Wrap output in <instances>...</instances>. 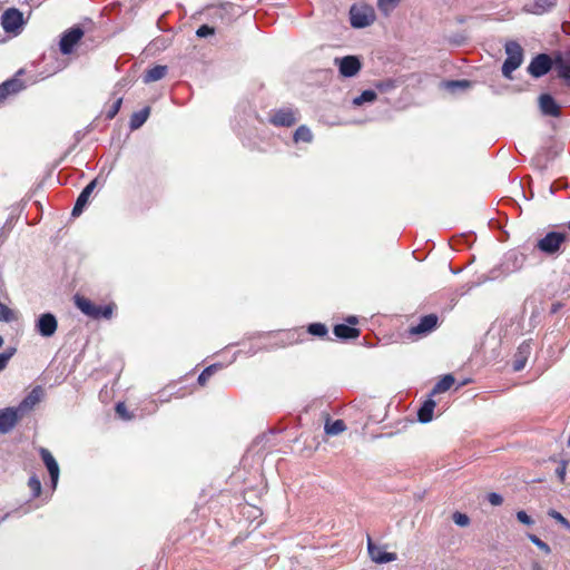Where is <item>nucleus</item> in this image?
<instances>
[{"label":"nucleus","instance_id":"obj_1","mask_svg":"<svg viewBox=\"0 0 570 570\" xmlns=\"http://www.w3.org/2000/svg\"><path fill=\"white\" fill-rule=\"evenodd\" d=\"M569 239L567 233L551 230L537 240L535 248L548 256H556L561 252L562 245Z\"/></svg>","mask_w":570,"mask_h":570},{"label":"nucleus","instance_id":"obj_2","mask_svg":"<svg viewBox=\"0 0 570 570\" xmlns=\"http://www.w3.org/2000/svg\"><path fill=\"white\" fill-rule=\"evenodd\" d=\"M504 50L507 58L502 65V75L507 79H512V72L517 70L523 61V49L513 40L505 43Z\"/></svg>","mask_w":570,"mask_h":570},{"label":"nucleus","instance_id":"obj_3","mask_svg":"<svg viewBox=\"0 0 570 570\" xmlns=\"http://www.w3.org/2000/svg\"><path fill=\"white\" fill-rule=\"evenodd\" d=\"M76 306L87 316L99 320L106 318L109 320L112 316V305H96L90 299L76 295L75 296Z\"/></svg>","mask_w":570,"mask_h":570},{"label":"nucleus","instance_id":"obj_4","mask_svg":"<svg viewBox=\"0 0 570 570\" xmlns=\"http://www.w3.org/2000/svg\"><path fill=\"white\" fill-rule=\"evenodd\" d=\"M375 11L368 4H353L350 9L351 26L357 29L371 26L375 21Z\"/></svg>","mask_w":570,"mask_h":570},{"label":"nucleus","instance_id":"obj_5","mask_svg":"<svg viewBox=\"0 0 570 570\" xmlns=\"http://www.w3.org/2000/svg\"><path fill=\"white\" fill-rule=\"evenodd\" d=\"M554 67L556 55L551 57L548 53H539L532 58L527 70L532 77L540 78L546 76Z\"/></svg>","mask_w":570,"mask_h":570},{"label":"nucleus","instance_id":"obj_6","mask_svg":"<svg viewBox=\"0 0 570 570\" xmlns=\"http://www.w3.org/2000/svg\"><path fill=\"white\" fill-rule=\"evenodd\" d=\"M297 114V109L283 107L276 110H272L269 121L276 127H292L298 120Z\"/></svg>","mask_w":570,"mask_h":570},{"label":"nucleus","instance_id":"obj_7","mask_svg":"<svg viewBox=\"0 0 570 570\" xmlns=\"http://www.w3.org/2000/svg\"><path fill=\"white\" fill-rule=\"evenodd\" d=\"M23 24L22 13L16 9H7L1 16V26L6 32L18 33Z\"/></svg>","mask_w":570,"mask_h":570},{"label":"nucleus","instance_id":"obj_8","mask_svg":"<svg viewBox=\"0 0 570 570\" xmlns=\"http://www.w3.org/2000/svg\"><path fill=\"white\" fill-rule=\"evenodd\" d=\"M335 65L338 67L340 73L345 78L356 76L362 67L361 60L356 56L335 58Z\"/></svg>","mask_w":570,"mask_h":570},{"label":"nucleus","instance_id":"obj_9","mask_svg":"<svg viewBox=\"0 0 570 570\" xmlns=\"http://www.w3.org/2000/svg\"><path fill=\"white\" fill-rule=\"evenodd\" d=\"M82 36H83V30L79 27H73V28L67 30L66 32H63V35L60 39V43H59L60 51L63 55L71 53L75 46L79 42V40L82 38Z\"/></svg>","mask_w":570,"mask_h":570},{"label":"nucleus","instance_id":"obj_10","mask_svg":"<svg viewBox=\"0 0 570 570\" xmlns=\"http://www.w3.org/2000/svg\"><path fill=\"white\" fill-rule=\"evenodd\" d=\"M39 454H40V458H41L43 464L46 465V468L49 472L51 488H52V490H55L57 487L58 480H59V474H60L58 462L53 458L52 453L46 448H42V446L39 448Z\"/></svg>","mask_w":570,"mask_h":570},{"label":"nucleus","instance_id":"obj_11","mask_svg":"<svg viewBox=\"0 0 570 570\" xmlns=\"http://www.w3.org/2000/svg\"><path fill=\"white\" fill-rule=\"evenodd\" d=\"M58 328V322L52 313L41 314L36 322V331L43 337H51Z\"/></svg>","mask_w":570,"mask_h":570},{"label":"nucleus","instance_id":"obj_12","mask_svg":"<svg viewBox=\"0 0 570 570\" xmlns=\"http://www.w3.org/2000/svg\"><path fill=\"white\" fill-rule=\"evenodd\" d=\"M538 104L543 116L556 118L561 116V107L550 94H541Z\"/></svg>","mask_w":570,"mask_h":570},{"label":"nucleus","instance_id":"obj_13","mask_svg":"<svg viewBox=\"0 0 570 570\" xmlns=\"http://www.w3.org/2000/svg\"><path fill=\"white\" fill-rule=\"evenodd\" d=\"M558 0H533L532 2L525 3L522 11L529 14L543 16L551 12Z\"/></svg>","mask_w":570,"mask_h":570},{"label":"nucleus","instance_id":"obj_14","mask_svg":"<svg viewBox=\"0 0 570 570\" xmlns=\"http://www.w3.org/2000/svg\"><path fill=\"white\" fill-rule=\"evenodd\" d=\"M20 420L19 410L14 407H6L0 410V433L10 432Z\"/></svg>","mask_w":570,"mask_h":570},{"label":"nucleus","instance_id":"obj_15","mask_svg":"<svg viewBox=\"0 0 570 570\" xmlns=\"http://www.w3.org/2000/svg\"><path fill=\"white\" fill-rule=\"evenodd\" d=\"M97 184H98V179L95 178L81 190V193L79 194V196L76 200L72 213H71V215L73 217L81 215L85 207L89 203V198H90L92 191L95 190Z\"/></svg>","mask_w":570,"mask_h":570},{"label":"nucleus","instance_id":"obj_16","mask_svg":"<svg viewBox=\"0 0 570 570\" xmlns=\"http://www.w3.org/2000/svg\"><path fill=\"white\" fill-rule=\"evenodd\" d=\"M367 551L371 559L376 563H387L396 560V553L382 551L380 547L374 544L370 535H367Z\"/></svg>","mask_w":570,"mask_h":570},{"label":"nucleus","instance_id":"obj_17","mask_svg":"<svg viewBox=\"0 0 570 570\" xmlns=\"http://www.w3.org/2000/svg\"><path fill=\"white\" fill-rule=\"evenodd\" d=\"M24 89V83L21 79L13 77L6 80L0 85V105L11 95H16Z\"/></svg>","mask_w":570,"mask_h":570},{"label":"nucleus","instance_id":"obj_18","mask_svg":"<svg viewBox=\"0 0 570 570\" xmlns=\"http://www.w3.org/2000/svg\"><path fill=\"white\" fill-rule=\"evenodd\" d=\"M438 325V316L435 314H429L422 316L417 325L412 326L410 330L411 334L421 335L433 331Z\"/></svg>","mask_w":570,"mask_h":570},{"label":"nucleus","instance_id":"obj_19","mask_svg":"<svg viewBox=\"0 0 570 570\" xmlns=\"http://www.w3.org/2000/svg\"><path fill=\"white\" fill-rule=\"evenodd\" d=\"M42 396V389L40 386H36L35 389L29 392V394L20 402L18 407H14L16 410H19L20 417L22 414L31 409L36 404H38Z\"/></svg>","mask_w":570,"mask_h":570},{"label":"nucleus","instance_id":"obj_20","mask_svg":"<svg viewBox=\"0 0 570 570\" xmlns=\"http://www.w3.org/2000/svg\"><path fill=\"white\" fill-rule=\"evenodd\" d=\"M558 78L562 79L570 88V60L566 59L561 52L556 53V67Z\"/></svg>","mask_w":570,"mask_h":570},{"label":"nucleus","instance_id":"obj_21","mask_svg":"<svg viewBox=\"0 0 570 570\" xmlns=\"http://www.w3.org/2000/svg\"><path fill=\"white\" fill-rule=\"evenodd\" d=\"M333 332L340 340H352L358 337L360 335V331L356 327L346 324L335 325Z\"/></svg>","mask_w":570,"mask_h":570},{"label":"nucleus","instance_id":"obj_22","mask_svg":"<svg viewBox=\"0 0 570 570\" xmlns=\"http://www.w3.org/2000/svg\"><path fill=\"white\" fill-rule=\"evenodd\" d=\"M167 73V67L157 65L144 73L142 80L145 83L154 82L163 79Z\"/></svg>","mask_w":570,"mask_h":570},{"label":"nucleus","instance_id":"obj_23","mask_svg":"<svg viewBox=\"0 0 570 570\" xmlns=\"http://www.w3.org/2000/svg\"><path fill=\"white\" fill-rule=\"evenodd\" d=\"M435 402L432 399L426 400L417 411V420L421 423H429L433 417Z\"/></svg>","mask_w":570,"mask_h":570},{"label":"nucleus","instance_id":"obj_24","mask_svg":"<svg viewBox=\"0 0 570 570\" xmlns=\"http://www.w3.org/2000/svg\"><path fill=\"white\" fill-rule=\"evenodd\" d=\"M149 114H150L149 107H145V108L134 112L129 120L130 129L136 130V129L140 128L148 119Z\"/></svg>","mask_w":570,"mask_h":570},{"label":"nucleus","instance_id":"obj_25","mask_svg":"<svg viewBox=\"0 0 570 570\" xmlns=\"http://www.w3.org/2000/svg\"><path fill=\"white\" fill-rule=\"evenodd\" d=\"M529 353H530L529 344H522L519 346L518 353L515 355V360L513 362V370L515 372H519L524 368Z\"/></svg>","mask_w":570,"mask_h":570},{"label":"nucleus","instance_id":"obj_26","mask_svg":"<svg viewBox=\"0 0 570 570\" xmlns=\"http://www.w3.org/2000/svg\"><path fill=\"white\" fill-rule=\"evenodd\" d=\"M324 430L327 435H338L346 430V424L343 420L331 421L328 417L325 421Z\"/></svg>","mask_w":570,"mask_h":570},{"label":"nucleus","instance_id":"obj_27","mask_svg":"<svg viewBox=\"0 0 570 570\" xmlns=\"http://www.w3.org/2000/svg\"><path fill=\"white\" fill-rule=\"evenodd\" d=\"M455 380L452 374L444 375L433 387L432 395L439 394L448 391L453 384Z\"/></svg>","mask_w":570,"mask_h":570},{"label":"nucleus","instance_id":"obj_28","mask_svg":"<svg viewBox=\"0 0 570 570\" xmlns=\"http://www.w3.org/2000/svg\"><path fill=\"white\" fill-rule=\"evenodd\" d=\"M294 141H304V142H311L313 139V134L311 129L307 126H299L295 132H294Z\"/></svg>","mask_w":570,"mask_h":570},{"label":"nucleus","instance_id":"obj_29","mask_svg":"<svg viewBox=\"0 0 570 570\" xmlns=\"http://www.w3.org/2000/svg\"><path fill=\"white\" fill-rule=\"evenodd\" d=\"M400 1L401 0H377V8L387 17L397 7Z\"/></svg>","mask_w":570,"mask_h":570},{"label":"nucleus","instance_id":"obj_30","mask_svg":"<svg viewBox=\"0 0 570 570\" xmlns=\"http://www.w3.org/2000/svg\"><path fill=\"white\" fill-rule=\"evenodd\" d=\"M377 95L374 90H364L360 96L353 99V105L361 106L364 102H372L376 99Z\"/></svg>","mask_w":570,"mask_h":570},{"label":"nucleus","instance_id":"obj_31","mask_svg":"<svg viewBox=\"0 0 570 570\" xmlns=\"http://www.w3.org/2000/svg\"><path fill=\"white\" fill-rule=\"evenodd\" d=\"M218 368H220V364H213L207 366L198 376L199 385H205L209 377L213 376Z\"/></svg>","mask_w":570,"mask_h":570},{"label":"nucleus","instance_id":"obj_32","mask_svg":"<svg viewBox=\"0 0 570 570\" xmlns=\"http://www.w3.org/2000/svg\"><path fill=\"white\" fill-rule=\"evenodd\" d=\"M307 332L313 336L324 337L328 331L323 323H312L308 325Z\"/></svg>","mask_w":570,"mask_h":570},{"label":"nucleus","instance_id":"obj_33","mask_svg":"<svg viewBox=\"0 0 570 570\" xmlns=\"http://www.w3.org/2000/svg\"><path fill=\"white\" fill-rule=\"evenodd\" d=\"M28 487L31 491L32 498H38L41 493V482L37 475H32L29 478Z\"/></svg>","mask_w":570,"mask_h":570},{"label":"nucleus","instance_id":"obj_34","mask_svg":"<svg viewBox=\"0 0 570 570\" xmlns=\"http://www.w3.org/2000/svg\"><path fill=\"white\" fill-rule=\"evenodd\" d=\"M122 104V97H117L115 101L109 106V108L106 110L105 116L106 119L111 120L115 118V116L118 114L120 107Z\"/></svg>","mask_w":570,"mask_h":570},{"label":"nucleus","instance_id":"obj_35","mask_svg":"<svg viewBox=\"0 0 570 570\" xmlns=\"http://www.w3.org/2000/svg\"><path fill=\"white\" fill-rule=\"evenodd\" d=\"M528 538L530 541L535 544L541 551H543L546 554H549L551 552V549L548 543L542 541L539 537L535 534H529Z\"/></svg>","mask_w":570,"mask_h":570},{"label":"nucleus","instance_id":"obj_36","mask_svg":"<svg viewBox=\"0 0 570 570\" xmlns=\"http://www.w3.org/2000/svg\"><path fill=\"white\" fill-rule=\"evenodd\" d=\"M16 353V348H8L4 352L0 353V372L4 370L8 365V362Z\"/></svg>","mask_w":570,"mask_h":570},{"label":"nucleus","instance_id":"obj_37","mask_svg":"<svg viewBox=\"0 0 570 570\" xmlns=\"http://www.w3.org/2000/svg\"><path fill=\"white\" fill-rule=\"evenodd\" d=\"M453 521L460 527H466L470 523V518L464 513L455 512L453 514Z\"/></svg>","mask_w":570,"mask_h":570},{"label":"nucleus","instance_id":"obj_38","mask_svg":"<svg viewBox=\"0 0 570 570\" xmlns=\"http://www.w3.org/2000/svg\"><path fill=\"white\" fill-rule=\"evenodd\" d=\"M215 33V29L208 24H203L196 30V36L205 38Z\"/></svg>","mask_w":570,"mask_h":570},{"label":"nucleus","instance_id":"obj_39","mask_svg":"<svg viewBox=\"0 0 570 570\" xmlns=\"http://www.w3.org/2000/svg\"><path fill=\"white\" fill-rule=\"evenodd\" d=\"M470 81L468 80H452L446 83V87L451 90H454L456 88L464 89L470 87Z\"/></svg>","mask_w":570,"mask_h":570},{"label":"nucleus","instance_id":"obj_40","mask_svg":"<svg viewBox=\"0 0 570 570\" xmlns=\"http://www.w3.org/2000/svg\"><path fill=\"white\" fill-rule=\"evenodd\" d=\"M517 519L525 525H532L534 523L533 519L523 510L517 512Z\"/></svg>","mask_w":570,"mask_h":570},{"label":"nucleus","instance_id":"obj_41","mask_svg":"<svg viewBox=\"0 0 570 570\" xmlns=\"http://www.w3.org/2000/svg\"><path fill=\"white\" fill-rule=\"evenodd\" d=\"M550 515L554 518L567 530H570V522L560 512L552 511Z\"/></svg>","mask_w":570,"mask_h":570},{"label":"nucleus","instance_id":"obj_42","mask_svg":"<svg viewBox=\"0 0 570 570\" xmlns=\"http://www.w3.org/2000/svg\"><path fill=\"white\" fill-rule=\"evenodd\" d=\"M488 501L492 504V505H501L502 502H503V498L501 494L499 493H495V492H491L488 494Z\"/></svg>","mask_w":570,"mask_h":570},{"label":"nucleus","instance_id":"obj_43","mask_svg":"<svg viewBox=\"0 0 570 570\" xmlns=\"http://www.w3.org/2000/svg\"><path fill=\"white\" fill-rule=\"evenodd\" d=\"M567 462L562 461L561 464L556 469V474L561 482L566 479Z\"/></svg>","mask_w":570,"mask_h":570},{"label":"nucleus","instance_id":"obj_44","mask_svg":"<svg viewBox=\"0 0 570 570\" xmlns=\"http://www.w3.org/2000/svg\"><path fill=\"white\" fill-rule=\"evenodd\" d=\"M116 412L117 414L122 417V419H129V415L127 413V409H126V405L124 403H118L116 405Z\"/></svg>","mask_w":570,"mask_h":570},{"label":"nucleus","instance_id":"obj_45","mask_svg":"<svg viewBox=\"0 0 570 570\" xmlns=\"http://www.w3.org/2000/svg\"><path fill=\"white\" fill-rule=\"evenodd\" d=\"M507 257H508V259L513 258L515 262H519V261H520V265H519V266H517L518 268H519V267H521L522 263H523V262H524V259H525L524 255H522V254H521V255H519V254H517V253H509Z\"/></svg>","mask_w":570,"mask_h":570},{"label":"nucleus","instance_id":"obj_46","mask_svg":"<svg viewBox=\"0 0 570 570\" xmlns=\"http://www.w3.org/2000/svg\"><path fill=\"white\" fill-rule=\"evenodd\" d=\"M346 322L353 326V325L357 324L358 321H357L356 316H350L346 318Z\"/></svg>","mask_w":570,"mask_h":570},{"label":"nucleus","instance_id":"obj_47","mask_svg":"<svg viewBox=\"0 0 570 570\" xmlns=\"http://www.w3.org/2000/svg\"><path fill=\"white\" fill-rule=\"evenodd\" d=\"M566 227H567V228H568V230H569V235H568V236L570 237V220L566 224Z\"/></svg>","mask_w":570,"mask_h":570},{"label":"nucleus","instance_id":"obj_48","mask_svg":"<svg viewBox=\"0 0 570 570\" xmlns=\"http://www.w3.org/2000/svg\"><path fill=\"white\" fill-rule=\"evenodd\" d=\"M3 345V338L0 336V347Z\"/></svg>","mask_w":570,"mask_h":570}]
</instances>
